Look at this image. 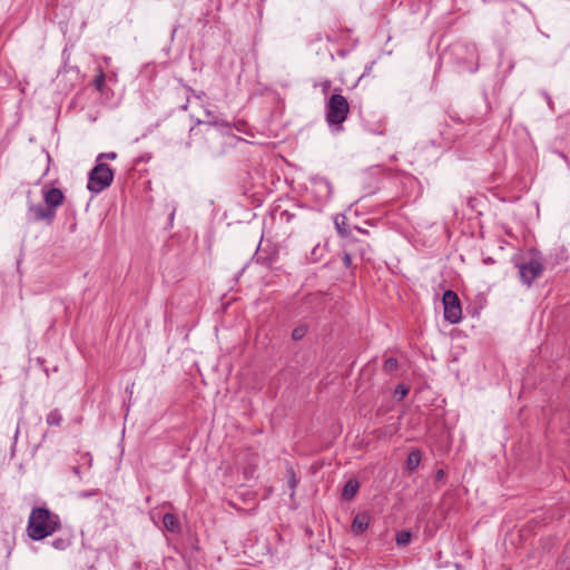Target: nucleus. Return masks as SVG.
Segmentation results:
<instances>
[{
  "label": "nucleus",
  "mask_w": 570,
  "mask_h": 570,
  "mask_svg": "<svg viewBox=\"0 0 570 570\" xmlns=\"http://www.w3.org/2000/svg\"><path fill=\"white\" fill-rule=\"evenodd\" d=\"M48 543L57 550H65L71 546V542L68 537H59Z\"/></svg>",
  "instance_id": "obj_13"
},
{
  "label": "nucleus",
  "mask_w": 570,
  "mask_h": 570,
  "mask_svg": "<svg viewBox=\"0 0 570 570\" xmlns=\"http://www.w3.org/2000/svg\"><path fill=\"white\" fill-rule=\"evenodd\" d=\"M399 368V361L395 357H387L383 363V371L385 373H393Z\"/></svg>",
  "instance_id": "obj_14"
},
{
  "label": "nucleus",
  "mask_w": 570,
  "mask_h": 570,
  "mask_svg": "<svg viewBox=\"0 0 570 570\" xmlns=\"http://www.w3.org/2000/svg\"><path fill=\"white\" fill-rule=\"evenodd\" d=\"M45 205H30L28 209L29 219L32 222H47L50 224L56 217L57 208L62 205L65 195L61 189L45 187L42 189Z\"/></svg>",
  "instance_id": "obj_1"
},
{
  "label": "nucleus",
  "mask_w": 570,
  "mask_h": 570,
  "mask_svg": "<svg viewBox=\"0 0 570 570\" xmlns=\"http://www.w3.org/2000/svg\"><path fill=\"white\" fill-rule=\"evenodd\" d=\"M48 537H40V535H37V537H30V539L35 540V541H40V540H45L47 539Z\"/></svg>",
  "instance_id": "obj_24"
},
{
  "label": "nucleus",
  "mask_w": 570,
  "mask_h": 570,
  "mask_svg": "<svg viewBox=\"0 0 570 570\" xmlns=\"http://www.w3.org/2000/svg\"><path fill=\"white\" fill-rule=\"evenodd\" d=\"M421 462V452L420 451H411L406 459V468L409 471H414Z\"/></svg>",
  "instance_id": "obj_11"
},
{
  "label": "nucleus",
  "mask_w": 570,
  "mask_h": 570,
  "mask_svg": "<svg viewBox=\"0 0 570 570\" xmlns=\"http://www.w3.org/2000/svg\"><path fill=\"white\" fill-rule=\"evenodd\" d=\"M164 527L169 532H177L179 530L178 518L173 513H166L163 518Z\"/></svg>",
  "instance_id": "obj_10"
},
{
  "label": "nucleus",
  "mask_w": 570,
  "mask_h": 570,
  "mask_svg": "<svg viewBox=\"0 0 570 570\" xmlns=\"http://www.w3.org/2000/svg\"><path fill=\"white\" fill-rule=\"evenodd\" d=\"M357 229V232L362 233V234H367V230L361 228V227H355Z\"/></svg>",
  "instance_id": "obj_25"
},
{
  "label": "nucleus",
  "mask_w": 570,
  "mask_h": 570,
  "mask_svg": "<svg viewBox=\"0 0 570 570\" xmlns=\"http://www.w3.org/2000/svg\"><path fill=\"white\" fill-rule=\"evenodd\" d=\"M117 158V154L114 153V151H110V153H102V154H99L98 155V158H97V161L100 163L101 159H109V160H114Z\"/></svg>",
  "instance_id": "obj_19"
},
{
  "label": "nucleus",
  "mask_w": 570,
  "mask_h": 570,
  "mask_svg": "<svg viewBox=\"0 0 570 570\" xmlns=\"http://www.w3.org/2000/svg\"><path fill=\"white\" fill-rule=\"evenodd\" d=\"M399 534L407 535V534H411V532H409V531H401Z\"/></svg>",
  "instance_id": "obj_26"
},
{
  "label": "nucleus",
  "mask_w": 570,
  "mask_h": 570,
  "mask_svg": "<svg viewBox=\"0 0 570 570\" xmlns=\"http://www.w3.org/2000/svg\"><path fill=\"white\" fill-rule=\"evenodd\" d=\"M410 392V387L403 383L401 384H397L396 387H395V396L399 397V400H402L404 399Z\"/></svg>",
  "instance_id": "obj_16"
},
{
  "label": "nucleus",
  "mask_w": 570,
  "mask_h": 570,
  "mask_svg": "<svg viewBox=\"0 0 570 570\" xmlns=\"http://www.w3.org/2000/svg\"><path fill=\"white\" fill-rule=\"evenodd\" d=\"M370 521L371 517L367 512H360L353 520L352 530L356 533H362L367 530Z\"/></svg>",
  "instance_id": "obj_7"
},
{
  "label": "nucleus",
  "mask_w": 570,
  "mask_h": 570,
  "mask_svg": "<svg viewBox=\"0 0 570 570\" xmlns=\"http://www.w3.org/2000/svg\"><path fill=\"white\" fill-rule=\"evenodd\" d=\"M286 474H287L288 487L292 490H295L296 487H297L298 481L296 479V474L294 472V469L292 466H288L287 470H286Z\"/></svg>",
  "instance_id": "obj_15"
},
{
  "label": "nucleus",
  "mask_w": 570,
  "mask_h": 570,
  "mask_svg": "<svg viewBox=\"0 0 570 570\" xmlns=\"http://www.w3.org/2000/svg\"><path fill=\"white\" fill-rule=\"evenodd\" d=\"M105 72L102 70L99 71L97 77L94 80V85L98 91H102L105 87Z\"/></svg>",
  "instance_id": "obj_17"
},
{
  "label": "nucleus",
  "mask_w": 570,
  "mask_h": 570,
  "mask_svg": "<svg viewBox=\"0 0 570 570\" xmlns=\"http://www.w3.org/2000/svg\"><path fill=\"white\" fill-rule=\"evenodd\" d=\"M61 529V520L57 513L46 507L32 508L28 519V534H53Z\"/></svg>",
  "instance_id": "obj_2"
},
{
  "label": "nucleus",
  "mask_w": 570,
  "mask_h": 570,
  "mask_svg": "<svg viewBox=\"0 0 570 570\" xmlns=\"http://www.w3.org/2000/svg\"><path fill=\"white\" fill-rule=\"evenodd\" d=\"M307 333V328L305 326H298L293 330L292 337L295 341L302 340Z\"/></svg>",
  "instance_id": "obj_18"
},
{
  "label": "nucleus",
  "mask_w": 570,
  "mask_h": 570,
  "mask_svg": "<svg viewBox=\"0 0 570 570\" xmlns=\"http://www.w3.org/2000/svg\"><path fill=\"white\" fill-rule=\"evenodd\" d=\"M343 264L345 267H351L352 265V252H344L342 257Z\"/></svg>",
  "instance_id": "obj_20"
},
{
  "label": "nucleus",
  "mask_w": 570,
  "mask_h": 570,
  "mask_svg": "<svg viewBox=\"0 0 570 570\" xmlns=\"http://www.w3.org/2000/svg\"><path fill=\"white\" fill-rule=\"evenodd\" d=\"M114 180L112 169L105 163H98L89 173L88 189L92 193H101Z\"/></svg>",
  "instance_id": "obj_4"
},
{
  "label": "nucleus",
  "mask_w": 570,
  "mask_h": 570,
  "mask_svg": "<svg viewBox=\"0 0 570 570\" xmlns=\"http://www.w3.org/2000/svg\"><path fill=\"white\" fill-rule=\"evenodd\" d=\"M444 476V471L443 470H438L436 472V479L440 480Z\"/></svg>",
  "instance_id": "obj_23"
},
{
  "label": "nucleus",
  "mask_w": 570,
  "mask_h": 570,
  "mask_svg": "<svg viewBox=\"0 0 570 570\" xmlns=\"http://www.w3.org/2000/svg\"><path fill=\"white\" fill-rule=\"evenodd\" d=\"M399 547H405L411 542L412 537H395Z\"/></svg>",
  "instance_id": "obj_21"
},
{
  "label": "nucleus",
  "mask_w": 570,
  "mask_h": 570,
  "mask_svg": "<svg viewBox=\"0 0 570 570\" xmlns=\"http://www.w3.org/2000/svg\"><path fill=\"white\" fill-rule=\"evenodd\" d=\"M543 271L544 259L537 252H532L530 259L519 265L520 279L527 286H531L542 275Z\"/></svg>",
  "instance_id": "obj_5"
},
{
  "label": "nucleus",
  "mask_w": 570,
  "mask_h": 570,
  "mask_svg": "<svg viewBox=\"0 0 570 570\" xmlns=\"http://www.w3.org/2000/svg\"><path fill=\"white\" fill-rule=\"evenodd\" d=\"M360 489V483L356 479H350L342 491V498L346 501H351Z\"/></svg>",
  "instance_id": "obj_9"
},
{
  "label": "nucleus",
  "mask_w": 570,
  "mask_h": 570,
  "mask_svg": "<svg viewBox=\"0 0 570 570\" xmlns=\"http://www.w3.org/2000/svg\"><path fill=\"white\" fill-rule=\"evenodd\" d=\"M62 420L63 417L61 412L58 409H55L47 415L46 422L50 426H59Z\"/></svg>",
  "instance_id": "obj_12"
},
{
  "label": "nucleus",
  "mask_w": 570,
  "mask_h": 570,
  "mask_svg": "<svg viewBox=\"0 0 570 570\" xmlns=\"http://www.w3.org/2000/svg\"><path fill=\"white\" fill-rule=\"evenodd\" d=\"M335 227L337 229V233L341 237L346 238L347 243L346 246L352 247L353 245H356L358 240L354 237H352L350 230L347 229L345 218L343 217L342 222L338 219H335Z\"/></svg>",
  "instance_id": "obj_8"
},
{
  "label": "nucleus",
  "mask_w": 570,
  "mask_h": 570,
  "mask_svg": "<svg viewBox=\"0 0 570 570\" xmlns=\"http://www.w3.org/2000/svg\"><path fill=\"white\" fill-rule=\"evenodd\" d=\"M368 248H370V245H368V244H363V243H362V244H360V246H358V248H357V252H358V254H360V256H361L362 258H364V257H365L366 252H367V249H368Z\"/></svg>",
  "instance_id": "obj_22"
},
{
  "label": "nucleus",
  "mask_w": 570,
  "mask_h": 570,
  "mask_svg": "<svg viewBox=\"0 0 570 570\" xmlns=\"http://www.w3.org/2000/svg\"><path fill=\"white\" fill-rule=\"evenodd\" d=\"M331 82L330 81H326V83L324 85V88L327 89L330 87Z\"/></svg>",
  "instance_id": "obj_27"
},
{
  "label": "nucleus",
  "mask_w": 570,
  "mask_h": 570,
  "mask_svg": "<svg viewBox=\"0 0 570 570\" xmlns=\"http://www.w3.org/2000/svg\"><path fill=\"white\" fill-rule=\"evenodd\" d=\"M348 112L350 104L342 94H333L325 104V119L336 131L342 130Z\"/></svg>",
  "instance_id": "obj_3"
},
{
  "label": "nucleus",
  "mask_w": 570,
  "mask_h": 570,
  "mask_svg": "<svg viewBox=\"0 0 570 570\" xmlns=\"http://www.w3.org/2000/svg\"><path fill=\"white\" fill-rule=\"evenodd\" d=\"M442 303L445 321L451 324H458L462 320V307L458 294L452 289L445 291Z\"/></svg>",
  "instance_id": "obj_6"
}]
</instances>
